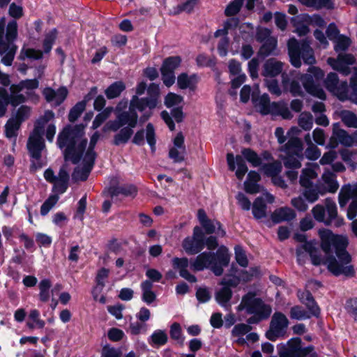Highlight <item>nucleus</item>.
<instances>
[{"instance_id":"nucleus-21","label":"nucleus","mask_w":357,"mask_h":357,"mask_svg":"<svg viewBox=\"0 0 357 357\" xmlns=\"http://www.w3.org/2000/svg\"><path fill=\"white\" fill-rule=\"evenodd\" d=\"M68 93V91L65 86H61L57 90L47 87L43 91L46 101L54 106L60 105L66 98Z\"/></svg>"},{"instance_id":"nucleus-18","label":"nucleus","mask_w":357,"mask_h":357,"mask_svg":"<svg viewBox=\"0 0 357 357\" xmlns=\"http://www.w3.org/2000/svg\"><path fill=\"white\" fill-rule=\"evenodd\" d=\"M355 59L350 54H340L337 59L329 57L327 63L331 68L343 75H348L351 73L350 66L354 64Z\"/></svg>"},{"instance_id":"nucleus-38","label":"nucleus","mask_w":357,"mask_h":357,"mask_svg":"<svg viewBox=\"0 0 357 357\" xmlns=\"http://www.w3.org/2000/svg\"><path fill=\"white\" fill-rule=\"evenodd\" d=\"M125 88L123 82L118 81L108 86L105 93L108 99H113L119 96Z\"/></svg>"},{"instance_id":"nucleus-28","label":"nucleus","mask_w":357,"mask_h":357,"mask_svg":"<svg viewBox=\"0 0 357 357\" xmlns=\"http://www.w3.org/2000/svg\"><path fill=\"white\" fill-rule=\"evenodd\" d=\"M97 93V88L93 87L89 94L86 96L85 100L77 102L70 111L68 119L70 122L75 121L85 109L86 102L90 99V96H95Z\"/></svg>"},{"instance_id":"nucleus-43","label":"nucleus","mask_w":357,"mask_h":357,"mask_svg":"<svg viewBox=\"0 0 357 357\" xmlns=\"http://www.w3.org/2000/svg\"><path fill=\"white\" fill-rule=\"evenodd\" d=\"M207 234L217 233L220 236L225 235V231L221 229L220 223L216 220H208L202 225Z\"/></svg>"},{"instance_id":"nucleus-4","label":"nucleus","mask_w":357,"mask_h":357,"mask_svg":"<svg viewBox=\"0 0 357 357\" xmlns=\"http://www.w3.org/2000/svg\"><path fill=\"white\" fill-rule=\"evenodd\" d=\"M148 94L149 97L147 98H139L137 96H133L130 100V108L128 112L121 113L123 108L127 107V102H119L114 111L119 114V119L121 121L123 126L128 125L127 127L129 128L135 127L138 119L137 114L135 112L136 109L143 112L146 108L152 109L156 107L159 96L158 85L151 84L148 88Z\"/></svg>"},{"instance_id":"nucleus-12","label":"nucleus","mask_w":357,"mask_h":357,"mask_svg":"<svg viewBox=\"0 0 357 357\" xmlns=\"http://www.w3.org/2000/svg\"><path fill=\"white\" fill-rule=\"evenodd\" d=\"M39 86L36 79H26L18 84H13L10 87L11 93V105L16 107L24 102L26 98L38 100V96L34 93V90Z\"/></svg>"},{"instance_id":"nucleus-5","label":"nucleus","mask_w":357,"mask_h":357,"mask_svg":"<svg viewBox=\"0 0 357 357\" xmlns=\"http://www.w3.org/2000/svg\"><path fill=\"white\" fill-rule=\"evenodd\" d=\"M54 119V114L50 110L45 112L44 115L37 120L34 129L31 133L28 142L27 149L31 157L38 160L41 157V151L45 148V143L43 135L45 130V136L48 141L52 142L56 133L54 123H50Z\"/></svg>"},{"instance_id":"nucleus-17","label":"nucleus","mask_w":357,"mask_h":357,"mask_svg":"<svg viewBox=\"0 0 357 357\" xmlns=\"http://www.w3.org/2000/svg\"><path fill=\"white\" fill-rule=\"evenodd\" d=\"M338 144L344 146L351 147L354 146V140L352 135L340 128V124L335 123L333 125V133L330 138L329 144L331 147L335 148Z\"/></svg>"},{"instance_id":"nucleus-16","label":"nucleus","mask_w":357,"mask_h":357,"mask_svg":"<svg viewBox=\"0 0 357 357\" xmlns=\"http://www.w3.org/2000/svg\"><path fill=\"white\" fill-rule=\"evenodd\" d=\"M204 235L199 227H195L192 236L186 237L182 243V246L188 255H195L204 248Z\"/></svg>"},{"instance_id":"nucleus-24","label":"nucleus","mask_w":357,"mask_h":357,"mask_svg":"<svg viewBox=\"0 0 357 357\" xmlns=\"http://www.w3.org/2000/svg\"><path fill=\"white\" fill-rule=\"evenodd\" d=\"M172 265L174 268L179 271L180 275L190 282H195L197 279L195 275L190 274L188 268L189 266L188 259L185 257H175L172 259Z\"/></svg>"},{"instance_id":"nucleus-57","label":"nucleus","mask_w":357,"mask_h":357,"mask_svg":"<svg viewBox=\"0 0 357 357\" xmlns=\"http://www.w3.org/2000/svg\"><path fill=\"white\" fill-rule=\"evenodd\" d=\"M335 50L338 52L345 51L351 45V40L349 38L344 36H339L335 40Z\"/></svg>"},{"instance_id":"nucleus-48","label":"nucleus","mask_w":357,"mask_h":357,"mask_svg":"<svg viewBox=\"0 0 357 357\" xmlns=\"http://www.w3.org/2000/svg\"><path fill=\"white\" fill-rule=\"evenodd\" d=\"M181 59L179 56H170L167 58L161 67L163 70L174 73V70L180 66Z\"/></svg>"},{"instance_id":"nucleus-9","label":"nucleus","mask_w":357,"mask_h":357,"mask_svg":"<svg viewBox=\"0 0 357 357\" xmlns=\"http://www.w3.org/2000/svg\"><path fill=\"white\" fill-rule=\"evenodd\" d=\"M242 155L234 156L233 153H229L227 155V162L229 169L234 171L236 176L239 180H242L248 169L243 157L252 165V167H259L261 160L258 154L250 149H243L241 151Z\"/></svg>"},{"instance_id":"nucleus-56","label":"nucleus","mask_w":357,"mask_h":357,"mask_svg":"<svg viewBox=\"0 0 357 357\" xmlns=\"http://www.w3.org/2000/svg\"><path fill=\"white\" fill-rule=\"evenodd\" d=\"M342 159L351 165L352 167H355L357 163V152L351 151L349 150H342L340 151Z\"/></svg>"},{"instance_id":"nucleus-51","label":"nucleus","mask_w":357,"mask_h":357,"mask_svg":"<svg viewBox=\"0 0 357 357\" xmlns=\"http://www.w3.org/2000/svg\"><path fill=\"white\" fill-rule=\"evenodd\" d=\"M238 24V20L236 18H230L227 20L223 25V28L220 29H218L215 33L214 36L215 38L218 37H227V34L229 33V30L233 27L236 26Z\"/></svg>"},{"instance_id":"nucleus-55","label":"nucleus","mask_w":357,"mask_h":357,"mask_svg":"<svg viewBox=\"0 0 357 357\" xmlns=\"http://www.w3.org/2000/svg\"><path fill=\"white\" fill-rule=\"evenodd\" d=\"M59 197L58 195H52L47 199L42 204L40 207V214L43 216L46 215L55 206L59 201Z\"/></svg>"},{"instance_id":"nucleus-7","label":"nucleus","mask_w":357,"mask_h":357,"mask_svg":"<svg viewBox=\"0 0 357 357\" xmlns=\"http://www.w3.org/2000/svg\"><path fill=\"white\" fill-rule=\"evenodd\" d=\"M238 310H245L248 314H252L248 319V324H254L266 319L271 314L272 309L269 305L265 304L260 298H257L252 293L244 296Z\"/></svg>"},{"instance_id":"nucleus-58","label":"nucleus","mask_w":357,"mask_h":357,"mask_svg":"<svg viewBox=\"0 0 357 357\" xmlns=\"http://www.w3.org/2000/svg\"><path fill=\"white\" fill-rule=\"evenodd\" d=\"M42 56L43 53L40 50H36L31 48H23L21 50L20 57L22 59H25L26 58L39 59L42 58Z\"/></svg>"},{"instance_id":"nucleus-19","label":"nucleus","mask_w":357,"mask_h":357,"mask_svg":"<svg viewBox=\"0 0 357 357\" xmlns=\"http://www.w3.org/2000/svg\"><path fill=\"white\" fill-rule=\"evenodd\" d=\"M237 284L238 282L235 280H224L221 282L222 287L216 291L215 296V300L220 305L223 307L228 305L232 296L231 287H236Z\"/></svg>"},{"instance_id":"nucleus-60","label":"nucleus","mask_w":357,"mask_h":357,"mask_svg":"<svg viewBox=\"0 0 357 357\" xmlns=\"http://www.w3.org/2000/svg\"><path fill=\"white\" fill-rule=\"evenodd\" d=\"M31 113V109L30 107L26 105H22L18 108L16 112L15 116L13 118L17 119L18 121L22 123L25 120L29 118Z\"/></svg>"},{"instance_id":"nucleus-1","label":"nucleus","mask_w":357,"mask_h":357,"mask_svg":"<svg viewBox=\"0 0 357 357\" xmlns=\"http://www.w3.org/2000/svg\"><path fill=\"white\" fill-rule=\"evenodd\" d=\"M319 236L321 239V246L326 255L333 251L336 254L338 260L333 257L324 259L317 255V243L314 241H306V236L304 234H296L295 239L304 244L296 249V255L299 263L303 261L304 252L307 253L314 265L326 264L328 269L335 275H344L347 277L354 275L355 271L350 264L351 256L346 251L348 245V239L344 236L335 235L328 229H320Z\"/></svg>"},{"instance_id":"nucleus-41","label":"nucleus","mask_w":357,"mask_h":357,"mask_svg":"<svg viewBox=\"0 0 357 357\" xmlns=\"http://www.w3.org/2000/svg\"><path fill=\"white\" fill-rule=\"evenodd\" d=\"M294 26H295V32L299 36H305L309 32V23L303 18V15L292 18Z\"/></svg>"},{"instance_id":"nucleus-40","label":"nucleus","mask_w":357,"mask_h":357,"mask_svg":"<svg viewBox=\"0 0 357 357\" xmlns=\"http://www.w3.org/2000/svg\"><path fill=\"white\" fill-rule=\"evenodd\" d=\"M21 123L17 119L10 118L5 126L6 135L8 138H15L17 135V131L20 128Z\"/></svg>"},{"instance_id":"nucleus-54","label":"nucleus","mask_w":357,"mask_h":357,"mask_svg":"<svg viewBox=\"0 0 357 357\" xmlns=\"http://www.w3.org/2000/svg\"><path fill=\"white\" fill-rule=\"evenodd\" d=\"M290 317L291 319L297 320H304L311 317L309 312L298 305L294 306L291 308Z\"/></svg>"},{"instance_id":"nucleus-52","label":"nucleus","mask_w":357,"mask_h":357,"mask_svg":"<svg viewBox=\"0 0 357 357\" xmlns=\"http://www.w3.org/2000/svg\"><path fill=\"white\" fill-rule=\"evenodd\" d=\"M8 104L11 105V93L8 95L4 88L0 87V117L5 114Z\"/></svg>"},{"instance_id":"nucleus-31","label":"nucleus","mask_w":357,"mask_h":357,"mask_svg":"<svg viewBox=\"0 0 357 357\" xmlns=\"http://www.w3.org/2000/svg\"><path fill=\"white\" fill-rule=\"evenodd\" d=\"M109 273V269L102 268L98 271L96 281V286L92 291V294L95 300L98 299V295L102 291L105 284V280L108 278Z\"/></svg>"},{"instance_id":"nucleus-10","label":"nucleus","mask_w":357,"mask_h":357,"mask_svg":"<svg viewBox=\"0 0 357 357\" xmlns=\"http://www.w3.org/2000/svg\"><path fill=\"white\" fill-rule=\"evenodd\" d=\"M314 218L319 222H323L326 226L333 225L339 227L344 224V220L338 216L337 208L335 202L327 198L324 204H317L312 209Z\"/></svg>"},{"instance_id":"nucleus-62","label":"nucleus","mask_w":357,"mask_h":357,"mask_svg":"<svg viewBox=\"0 0 357 357\" xmlns=\"http://www.w3.org/2000/svg\"><path fill=\"white\" fill-rule=\"evenodd\" d=\"M235 258L240 266L243 267L248 266V261L246 254L241 246L237 245L235 247Z\"/></svg>"},{"instance_id":"nucleus-35","label":"nucleus","mask_w":357,"mask_h":357,"mask_svg":"<svg viewBox=\"0 0 357 357\" xmlns=\"http://www.w3.org/2000/svg\"><path fill=\"white\" fill-rule=\"evenodd\" d=\"M255 106L258 112L262 114L271 113L272 103L270 102L268 95L264 94L254 100Z\"/></svg>"},{"instance_id":"nucleus-46","label":"nucleus","mask_w":357,"mask_h":357,"mask_svg":"<svg viewBox=\"0 0 357 357\" xmlns=\"http://www.w3.org/2000/svg\"><path fill=\"white\" fill-rule=\"evenodd\" d=\"M132 133V128L125 127L122 128L114 137V144L120 145L127 143Z\"/></svg>"},{"instance_id":"nucleus-63","label":"nucleus","mask_w":357,"mask_h":357,"mask_svg":"<svg viewBox=\"0 0 357 357\" xmlns=\"http://www.w3.org/2000/svg\"><path fill=\"white\" fill-rule=\"evenodd\" d=\"M183 97L174 93H169L165 99V105L167 107H172L179 105L183 102Z\"/></svg>"},{"instance_id":"nucleus-22","label":"nucleus","mask_w":357,"mask_h":357,"mask_svg":"<svg viewBox=\"0 0 357 357\" xmlns=\"http://www.w3.org/2000/svg\"><path fill=\"white\" fill-rule=\"evenodd\" d=\"M274 197L268 192H263L261 197H257L252 205V214L256 219H261L266 215V206L264 203L266 201L268 203H273L274 202Z\"/></svg>"},{"instance_id":"nucleus-33","label":"nucleus","mask_w":357,"mask_h":357,"mask_svg":"<svg viewBox=\"0 0 357 357\" xmlns=\"http://www.w3.org/2000/svg\"><path fill=\"white\" fill-rule=\"evenodd\" d=\"M294 218V211L289 207L280 208L275 210L271 215L273 221L277 223L282 221H289Z\"/></svg>"},{"instance_id":"nucleus-13","label":"nucleus","mask_w":357,"mask_h":357,"mask_svg":"<svg viewBox=\"0 0 357 357\" xmlns=\"http://www.w3.org/2000/svg\"><path fill=\"white\" fill-rule=\"evenodd\" d=\"M280 151L286 154L282 160L287 168L298 169L301 167V160L303 159V144L299 138L289 139Z\"/></svg>"},{"instance_id":"nucleus-45","label":"nucleus","mask_w":357,"mask_h":357,"mask_svg":"<svg viewBox=\"0 0 357 357\" xmlns=\"http://www.w3.org/2000/svg\"><path fill=\"white\" fill-rule=\"evenodd\" d=\"M340 118L346 126L357 128V116L352 112L349 110L342 111Z\"/></svg>"},{"instance_id":"nucleus-27","label":"nucleus","mask_w":357,"mask_h":357,"mask_svg":"<svg viewBox=\"0 0 357 357\" xmlns=\"http://www.w3.org/2000/svg\"><path fill=\"white\" fill-rule=\"evenodd\" d=\"M283 69V63L275 59H268L264 64L262 75L274 77L280 74Z\"/></svg>"},{"instance_id":"nucleus-6","label":"nucleus","mask_w":357,"mask_h":357,"mask_svg":"<svg viewBox=\"0 0 357 357\" xmlns=\"http://www.w3.org/2000/svg\"><path fill=\"white\" fill-rule=\"evenodd\" d=\"M229 255L225 247H220L216 255L204 252L199 255L192 262L191 267L194 271H199L211 267L215 275H220L223 272V266L228 265Z\"/></svg>"},{"instance_id":"nucleus-59","label":"nucleus","mask_w":357,"mask_h":357,"mask_svg":"<svg viewBox=\"0 0 357 357\" xmlns=\"http://www.w3.org/2000/svg\"><path fill=\"white\" fill-rule=\"evenodd\" d=\"M56 30L52 29L46 34L43 41V49L45 53H48L51 51L52 45L56 38Z\"/></svg>"},{"instance_id":"nucleus-14","label":"nucleus","mask_w":357,"mask_h":357,"mask_svg":"<svg viewBox=\"0 0 357 357\" xmlns=\"http://www.w3.org/2000/svg\"><path fill=\"white\" fill-rule=\"evenodd\" d=\"M278 350L280 357H317L314 347H303L301 340L298 337L291 338L286 344H280Z\"/></svg>"},{"instance_id":"nucleus-11","label":"nucleus","mask_w":357,"mask_h":357,"mask_svg":"<svg viewBox=\"0 0 357 357\" xmlns=\"http://www.w3.org/2000/svg\"><path fill=\"white\" fill-rule=\"evenodd\" d=\"M287 45L290 62L294 67H301V58L307 64L312 65L315 63L313 50L307 42L299 43L296 39L292 38L289 40Z\"/></svg>"},{"instance_id":"nucleus-26","label":"nucleus","mask_w":357,"mask_h":357,"mask_svg":"<svg viewBox=\"0 0 357 357\" xmlns=\"http://www.w3.org/2000/svg\"><path fill=\"white\" fill-rule=\"evenodd\" d=\"M298 296L302 303L305 305L307 308V312L310 316L317 317L319 314V308L314 301L312 294L308 291H298Z\"/></svg>"},{"instance_id":"nucleus-39","label":"nucleus","mask_w":357,"mask_h":357,"mask_svg":"<svg viewBox=\"0 0 357 357\" xmlns=\"http://www.w3.org/2000/svg\"><path fill=\"white\" fill-rule=\"evenodd\" d=\"M149 343L152 346H162L167 342V335L162 330H156L148 340Z\"/></svg>"},{"instance_id":"nucleus-49","label":"nucleus","mask_w":357,"mask_h":357,"mask_svg":"<svg viewBox=\"0 0 357 357\" xmlns=\"http://www.w3.org/2000/svg\"><path fill=\"white\" fill-rule=\"evenodd\" d=\"M276 47L277 39L274 37H271L263 42V45L259 50V54L263 56H268L276 49Z\"/></svg>"},{"instance_id":"nucleus-50","label":"nucleus","mask_w":357,"mask_h":357,"mask_svg":"<svg viewBox=\"0 0 357 357\" xmlns=\"http://www.w3.org/2000/svg\"><path fill=\"white\" fill-rule=\"evenodd\" d=\"M39 298L43 302L48 301L50 298V288L51 287V282L48 279H43L39 283Z\"/></svg>"},{"instance_id":"nucleus-23","label":"nucleus","mask_w":357,"mask_h":357,"mask_svg":"<svg viewBox=\"0 0 357 357\" xmlns=\"http://www.w3.org/2000/svg\"><path fill=\"white\" fill-rule=\"evenodd\" d=\"M319 167L315 164H308L303 168L299 178V183L302 188L312 187L313 181L318 177Z\"/></svg>"},{"instance_id":"nucleus-32","label":"nucleus","mask_w":357,"mask_h":357,"mask_svg":"<svg viewBox=\"0 0 357 357\" xmlns=\"http://www.w3.org/2000/svg\"><path fill=\"white\" fill-rule=\"evenodd\" d=\"M303 195L310 203H314L318 200L320 195L326 193V190L322 188L320 183L312 185L309 188H303Z\"/></svg>"},{"instance_id":"nucleus-37","label":"nucleus","mask_w":357,"mask_h":357,"mask_svg":"<svg viewBox=\"0 0 357 357\" xmlns=\"http://www.w3.org/2000/svg\"><path fill=\"white\" fill-rule=\"evenodd\" d=\"M197 82L195 75L188 76L185 73L181 74L177 78V84L181 89H194Z\"/></svg>"},{"instance_id":"nucleus-34","label":"nucleus","mask_w":357,"mask_h":357,"mask_svg":"<svg viewBox=\"0 0 357 357\" xmlns=\"http://www.w3.org/2000/svg\"><path fill=\"white\" fill-rule=\"evenodd\" d=\"M142 300L148 305H151L156 299V294L152 290L153 282L149 280H145L141 284Z\"/></svg>"},{"instance_id":"nucleus-15","label":"nucleus","mask_w":357,"mask_h":357,"mask_svg":"<svg viewBox=\"0 0 357 357\" xmlns=\"http://www.w3.org/2000/svg\"><path fill=\"white\" fill-rule=\"evenodd\" d=\"M289 324V320L284 314L280 312H275L271 318L269 329L266 333V337L271 341H275L280 337H284Z\"/></svg>"},{"instance_id":"nucleus-36","label":"nucleus","mask_w":357,"mask_h":357,"mask_svg":"<svg viewBox=\"0 0 357 357\" xmlns=\"http://www.w3.org/2000/svg\"><path fill=\"white\" fill-rule=\"evenodd\" d=\"M271 114L279 115L285 119L292 118V114L289 111L287 105L283 102H272V110Z\"/></svg>"},{"instance_id":"nucleus-47","label":"nucleus","mask_w":357,"mask_h":357,"mask_svg":"<svg viewBox=\"0 0 357 357\" xmlns=\"http://www.w3.org/2000/svg\"><path fill=\"white\" fill-rule=\"evenodd\" d=\"M136 193V188L131 185L116 188L111 191V195L112 197L119 195H123L124 197L135 196Z\"/></svg>"},{"instance_id":"nucleus-25","label":"nucleus","mask_w":357,"mask_h":357,"mask_svg":"<svg viewBox=\"0 0 357 357\" xmlns=\"http://www.w3.org/2000/svg\"><path fill=\"white\" fill-rule=\"evenodd\" d=\"M357 197V183L353 185L347 184L344 185L338 196L339 204L340 207L346 206L350 199H354Z\"/></svg>"},{"instance_id":"nucleus-44","label":"nucleus","mask_w":357,"mask_h":357,"mask_svg":"<svg viewBox=\"0 0 357 357\" xmlns=\"http://www.w3.org/2000/svg\"><path fill=\"white\" fill-rule=\"evenodd\" d=\"M261 170L268 176L274 178L275 176H278L281 172L282 165L280 162L275 161L272 163L263 165Z\"/></svg>"},{"instance_id":"nucleus-61","label":"nucleus","mask_w":357,"mask_h":357,"mask_svg":"<svg viewBox=\"0 0 357 357\" xmlns=\"http://www.w3.org/2000/svg\"><path fill=\"white\" fill-rule=\"evenodd\" d=\"M246 76L245 74L237 75L235 78L231 80V89L229 90V94L232 96H236L237 94L236 90L245 82Z\"/></svg>"},{"instance_id":"nucleus-2","label":"nucleus","mask_w":357,"mask_h":357,"mask_svg":"<svg viewBox=\"0 0 357 357\" xmlns=\"http://www.w3.org/2000/svg\"><path fill=\"white\" fill-rule=\"evenodd\" d=\"M84 127L82 125L71 127H65L59 134L57 138L58 146L63 149L66 148L63 154L65 160H70L73 163H77L82 160V166L78 165L73 174V178L76 181H85L91 172L95 160L92 154L87 157L83 156L84 148L87 141L84 139Z\"/></svg>"},{"instance_id":"nucleus-42","label":"nucleus","mask_w":357,"mask_h":357,"mask_svg":"<svg viewBox=\"0 0 357 357\" xmlns=\"http://www.w3.org/2000/svg\"><path fill=\"white\" fill-rule=\"evenodd\" d=\"M114 111V109L112 107H107L104 109L101 112L98 114L92 123V129H97L101 124L105 121L110 116L111 114Z\"/></svg>"},{"instance_id":"nucleus-53","label":"nucleus","mask_w":357,"mask_h":357,"mask_svg":"<svg viewBox=\"0 0 357 357\" xmlns=\"http://www.w3.org/2000/svg\"><path fill=\"white\" fill-rule=\"evenodd\" d=\"M298 123L303 130H310L313 126L312 114L309 112H302L298 117Z\"/></svg>"},{"instance_id":"nucleus-29","label":"nucleus","mask_w":357,"mask_h":357,"mask_svg":"<svg viewBox=\"0 0 357 357\" xmlns=\"http://www.w3.org/2000/svg\"><path fill=\"white\" fill-rule=\"evenodd\" d=\"M321 181L325 185H322V188L326 190V192H335L339 188V184L336 179V175L330 171H325L321 176Z\"/></svg>"},{"instance_id":"nucleus-20","label":"nucleus","mask_w":357,"mask_h":357,"mask_svg":"<svg viewBox=\"0 0 357 357\" xmlns=\"http://www.w3.org/2000/svg\"><path fill=\"white\" fill-rule=\"evenodd\" d=\"M173 142L174 145L169 149V156L174 162H181L185 160L186 154L183 134L181 132L178 133Z\"/></svg>"},{"instance_id":"nucleus-3","label":"nucleus","mask_w":357,"mask_h":357,"mask_svg":"<svg viewBox=\"0 0 357 357\" xmlns=\"http://www.w3.org/2000/svg\"><path fill=\"white\" fill-rule=\"evenodd\" d=\"M310 74H301L297 72L291 73L292 79L286 73L282 74V86L284 91H289L294 96H303L304 92L298 81H301L305 91L310 95L325 99L326 94L324 91L319 86L314 84V80L321 79L324 73L321 69L315 66H311L308 68Z\"/></svg>"},{"instance_id":"nucleus-8","label":"nucleus","mask_w":357,"mask_h":357,"mask_svg":"<svg viewBox=\"0 0 357 357\" xmlns=\"http://www.w3.org/2000/svg\"><path fill=\"white\" fill-rule=\"evenodd\" d=\"M326 89L336 96L340 100H351L357 105V70L352 75L350 81L351 92L349 94L347 82H339L338 76L335 73H330L325 79Z\"/></svg>"},{"instance_id":"nucleus-64","label":"nucleus","mask_w":357,"mask_h":357,"mask_svg":"<svg viewBox=\"0 0 357 357\" xmlns=\"http://www.w3.org/2000/svg\"><path fill=\"white\" fill-rule=\"evenodd\" d=\"M101 357H122V353L119 349L105 345L102 348Z\"/></svg>"},{"instance_id":"nucleus-30","label":"nucleus","mask_w":357,"mask_h":357,"mask_svg":"<svg viewBox=\"0 0 357 357\" xmlns=\"http://www.w3.org/2000/svg\"><path fill=\"white\" fill-rule=\"evenodd\" d=\"M252 330L250 324H238L234 326L231 331V336L234 341L239 344H245V339L244 335L248 334Z\"/></svg>"}]
</instances>
